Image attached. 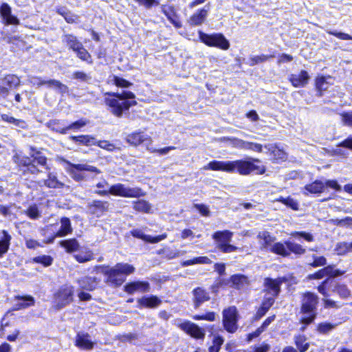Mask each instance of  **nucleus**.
<instances>
[{"mask_svg":"<svg viewBox=\"0 0 352 352\" xmlns=\"http://www.w3.org/2000/svg\"><path fill=\"white\" fill-rule=\"evenodd\" d=\"M161 302V300L155 296L150 297L144 296L138 299V303L140 307L147 308H155L158 307Z\"/></svg>","mask_w":352,"mask_h":352,"instance_id":"24","label":"nucleus"},{"mask_svg":"<svg viewBox=\"0 0 352 352\" xmlns=\"http://www.w3.org/2000/svg\"><path fill=\"white\" fill-rule=\"evenodd\" d=\"M96 193L100 196H106L108 194H111L114 196L126 198H139L146 195L139 187H129L121 183H117L111 186L108 190H97Z\"/></svg>","mask_w":352,"mask_h":352,"instance_id":"5","label":"nucleus"},{"mask_svg":"<svg viewBox=\"0 0 352 352\" xmlns=\"http://www.w3.org/2000/svg\"><path fill=\"white\" fill-rule=\"evenodd\" d=\"M47 177L48 178L47 179L39 181L38 182V185L41 186H45L48 188H60L63 186V184H62L58 180L56 175L54 174L53 173H48Z\"/></svg>","mask_w":352,"mask_h":352,"instance_id":"25","label":"nucleus"},{"mask_svg":"<svg viewBox=\"0 0 352 352\" xmlns=\"http://www.w3.org/2000/svg\"><path fill=\"white\" fill-rule=\"evenodd\" d=\"M270 349V345L266 342H263L259 346H254L252 352H268Z\"/></svg>","mask_w":352,"mask_h":352,"instance_id":"63","label":"nucleus"},{"mask_svg":"<svg viewBox=\"0 0 352 352\" xmlns=\"http://www.w3.org/2000/svg\"><path fill=\"white\" fill-rule=\"evenodd\" d=\"M49 127L56 132H58L61 134H66L67 133V129L65 127H62L60 125V122L58 120H52L49 122Z\"/></svg>","mask_w":352,"mask_h":352,"instance_id":"51","label":"nucleus"},{"mask_svg":"<svg viewBox=\"0 0 352 352\" xmlns=\"http://www.w3.org/2000/svg\"><path fill=\"white\" fill-rule=\"evenodd\" d=\"M193 293L196 307L199 306L200 304L210 299L208 294L201 288L198 287L194 289Z\"/></svg>","mask_w":352,"mask_h":352,"instance_id":"33","label":"nucleus"},{"mask_svg":"<svg viewBox=\"0 0 352 352\" xmlns=\"http://www.w3.org/2000/svg\"><path fill=\"white\" fill-rule=\"evenodd\" d=\"M2 236L0 238V258L7 253L10 245L12 236L6 231H2Z\"/></svg>","mask_w":352,"mask_h":352,"instance_id":"26","label":"nucleus"},{"mask_svg":"<svg viewBox=\"0 0 352 352\" xmlns=\"http://www.w3.org/2000/svg\"><path fill=\"white\" fill-rule=\"evenodd\" d=\"M334 250L338 255L342 256L346 254L348 252H350L349 243H338Z\"/></svg>","mask_w":352,"mask_h":352,"instance_id":"42","label":"nucleus"},{"mask_svg":"<svg viewBox=\"0 0 352 352\" xmlns=\"http://www.w3.org/2000/svg\"><path fill=\"white\" fill-rule=\"evenodd\" d=\"M323 270H327V271H325L326 276H329L331 277H337L344 274L343 272H341L338 270H334L333 266L332 265H328L324 267Z\"/></svg>","mask_w":352,"mask_h":352,"instance_id":"58","label":"nucleus"},{"mask_svg":"<svg viewBox=\"0 0 352 352\" xmlns=\"http://www.w3.org/2000/svg\"><path fill=\"white\" fill-rule=\"evenodd\" d=\"M74 257L78 262L85 263L91 261L94 258V254L90 250L85 249L75 254Z\"/></svg>","mask_w":352,"mask_h":352,"instance_id":"36","label":"nucleus"},{"mask_svg":"<svg viewBox=\"0 0 352 352\" xmlns=\"http://www.w3.org/2000/svg\"><path fill=\"white\" fill-rule=\"evenodd\" d=\"M231 281L234 287L238 289H244L250 284L248 277L240 274L232 276L231 277Z\"/></svg>","mask_w":352,"mask_h":352,"instance_id":"32","label":"nucleus"},{"mask_svg":"<svg viewBox=\"0 0 352 352\" xmlns=\"http://www.w3.org/2000/svg\"><path fill=\"white\" fill-rule=\"evenodd\" d=\"M60 244L63 248L66 249L67 252H75L79 248V243L75 239L61 241Z\"/></svg>","mask_w":352,"mask_h":352,"instance_id":"35","label":"nucleus"},{"mask_svg":"<svg viewBox=\"0 0 352 352\" xmlns=\"http://www.w3.org/2000/svg\"><path fill=\"white\" fill-rule=\"evenodd\" d=\"M33 261L35 263H41L44 266L47 267L52 265L53 258L50 256L42 255L34 257Z\"/></svg>","mask_w":352,"mask_h":352,"instance_id":"48","label":"nucleus"},{"mask_svg":"<svg viewBox=\"0 0 352 352\" xmlns=\"http://www.w3.org/2000/svg\"><path fill=\"white\" fill-rule=\"evenodd\" d=\"M260 160L256 158L248 160H237L234 161H212L204 167V170H221L227 173H238L241 175H248L253 171L263 174L265 169L264 166H258Z\"/></svg>","mask_w":352,"mask_h":352,"instance_id":"1","label":"nucleus"},{"mask_svg":"<svg viewBox=\"0 0 352 352\" xmlns=\"http://www.w3.org/2000/svg\"><path fill=\"white\" fill-rule=\"evenodd\" d=\"M275 298L276 297L274 296L265 294L264 299L261 307H262L263 309L268 310L274 304Z\"/></svg>","mask_w":352,"mask_h":352,"instance_id":"57","label":"nucleus"},{"mask_svg":"<svg viewBox=\"0 0 352 352\" xmlns=\"http://www.w3.org/2000/svg\"><path fill=\"white\" fill-rule=\"evenodd\" d=\"M291 235L294 237H302L307 241L311 242L314 241V236L310 233H307L305 232H293L291 233Z\"/></svg>","mask_w":352,"mask_h":352,"instance_id":"59","label":"nucleus"},{"mask_svg":"<svg viewBox=\"0 0 352 352\" xmlns=\"http://www.w3.org/2000/svg\"><path fill=\"white\" fill-rule=\"evenodd\" d=\"M327 264V259L322 256L313 255V261L309 263L311 267H317L320 266H324Z\"/></svg>","mask_w":352,"mask_h":352,"instance_id":"52","label":"nucleus"},{"mask_svg":"<svg viewBox=\"0 0 352 352\" xmlns=\"http://www.w3.org/2000/svg\"><path fill=\"white\" fill-rule=\"evenodd\" d=\"M17 300H21L22 302H18L16 304V309H25L28 307H30L34 305V299L31 296H16Z\"/></svg>","mask_w":352,"mask_h":352,"instance_id":"34","label":"nucleus"},{"mask_svg":"<svg viewBox=\"0 0 352 352\" xmlns=\"http://www.w3.org/2000/svg\"><path fill=\"white\" fill-rule=\"evenodd\" d=\"M1 119L5 122L12 123L19 128L23 129L26 126V124L23 120L16 119L12 116H10L8 114H2Z\"/></svg>","mask_w":352,"mask_h":352,"instance_id":"39","label":"nucleus"},{"mask_svg":"<svg viewBox=\"0 0 352 352\" xmlns=\"http://www.w3.org/2000/svg\"><path fill=\"white\" fill-rule=\"evenodd\" d=\"M341 116L342 121L345 125L352 126V112L344 113Z\"/></svg>","mask_w":352,"mask_h":352,"instance_id":"64","label":"nucleus"},{"mask_svg":"<svg viewBox=\"0 0 352 352\" xmlns=\"http://www.w3.org/2000/svg\"><path fill=\"white\" fill-rule=\"evenodd\" d=\"M212 343L213 344L208 349L209 352H219L223 343V339L220 336H214Z\"/></svg>","mask_w":352,"mask_h":352,"instance_id":"44","label":"nucleus"},{"mask_svg":"<svg viewBox=\"0 0 352 352\" xmlns=\"http://www.w3.org/2000/svg\"><path fill=\"white\" fill-rule=\"evenodd\" d=\"M86 124H87L86 121H85L83 120H78L76 122H74L72 123L71 124L68 125L67 126H66L67 132L69 130H77V129H79L80 128L85 126Z\"/></svg>","mask_w":352,"mask_h":352,"instance_id":"61","label":"nucleus"},{"mask_svg":"<svg viewBox=\"0 0 352 352\" xmlns=\"http://www.w3.org/2000/svg\"><path fill=\"white\" fill-rule=\"evenodd\" d=\"M318 296L312 293H307L302 300L301 306V323L307 325L311 323L316 316V305Z\"/></svg>","mask_w":352,"mask_h":352,"instance_id":"6","label":"nucleus"},{"mask_svg":"<svg viewBox=\"0 0 352 352\" xmlns=\"http://www.w3.org/2000/svg\"><path fill=\"white\" fill-rule=\"evenodd\" d=\"M150 290V284L146 281H134L127 283L124 286V291L132 294L136 292H148Z\"/></svg>","mask_w":352,"mask_h":352,"instance_id":"16","label":"nucleus"},{"mask_svg":"<svg viewBox=\"0 0 352 352\" xmlns=\"http://www.w3.org/2000/svg\"><path fill=\"white\" fill-rule=\"evenodd\" d=\"M3 85L9 86L10 87L13 86L16 87L19 85L20 80L16 76L14 75H8L6 76L3 80Z\"/></svg>","mask_w":352,"mask_h":352,"instance_id":"47","label":"nucleus"},{"mask_svg":"<svg viewBox=\"0 0 352 352\" xmlns=\"http://www.w3.org/2000/svg\"><path fill=\"white\" fill-rule=\"evenodd\" d=\"M72 78L83 82H88L91 79V77L89 74L80 71L74 72Z\"/></svg>","mask_w":352,"mask_h":352,"instance_id":"53","label":"nucleus"},{"mask_svg":"<svg viewBox=\"0 0 352 352\" xmlns=\"http://www.w3.org/2000/svg\"><path fill=\"white\" fill-rule=\"evenodd\" d=\"M261 248L265 250H270L274 245L275 237L272 236L267 231L259 232L257 236Z\"/></svg>","mask_w":352,"mask_h":352,"instance_id":"20","label":"nucleus"},{"mask_svg":"<svg viewBox=\"0 0 352 352\" xmlns=\"http://www.w3.org/2000/svg\"><path fill=\"white\" fill-rule=\"evenodd\" d=\"M274 57L272 55H261V56H256L250 58L251 63L250 65L254 66L259 63H263L265 61H267L268 59Z\"/></svg>","mask_w":352,"mask_h":352,"instance_id":"55","label":"nucleus"},{"mask_svg":"<svg viewBox=\"0 0 352 352\" xmlns=\"http://www.w3.org/2000/svg\"><path fill=\"white\" fill-rule=\"evenodd\" d=\"M199 38L203 43L210 47H216L223 50H227L230 47L228 40L222 34H208L200 32Z\"/></svg>","mask_w":352,"mask_h":352,"instance_id":"9","label":"nucleus"},{"mask_svg":"<svg viewBox=\"0 0 352 352\" xmlns=\"http://www.w3.org/2000/svg\"><path fill=\"white\" fill-rule=\"evenodd\" d=\"M102 272L107 276V283L112 286H120L126 279V276L133 274L135 267L125 263H118L112 267L101 266Z\"/></svg>","mask_w":352,"mask_h":352,"instance_id":"4","label":"nucleus"},{"mask_svg":"<svg viewBox=\"0 0 352 352\" xmlns=\"http://www.w3.org/2000/svg\"><path fill=\"white\" fill-rule=\"evenodd\" d=\"M309 79L308 73L306 71H301L298 74H292L289 80L293 86L296 87H305Z\"/></svg>","mask_w":352,"mask_h":352,"instance_id":"22","label":"nucleus"},{"mask_svg":"<svg viewBox=\"0 0 352 352\" xmlns=\"http://www.w3.org/2000/svg\"><path fill=\"white\" fill-rule=\"evenodd\" d=\"M211 261L207 256H199L193 259L187 260L182 263V265L184 267L192 265L195 264H208L210 263Z\"/></svg>","mask_w":352,"mask_h":352,"instance_id":"38","label":"nucleus"},{"mask_svg":"<svg viewBox=\"0 0 352 352\" xmlns=\"http://www.w3.org/2000/svg\"><path fill=\"white\" fill-rule=\"evenodd\" d=\"M223 140L229 142V144L234 148L241 149L243 145V140L236 138H223Z\"/></svg>","mask_w":352,"mask_h":352,"instance_id":"56","label":"nucleus"},{"mask_svg":"<svg viewBox=\"0 0 352 352\" xmlns=\"http://www.w3.org/2000/svg\"><path fill=\"white\" fill-rule=\"evenodd\" d=\"M333 292H336L342 298H346L351 294L349 289L344 285H338L333 289Z\"/></svg>","mask_w":352,"mask_h":352,"instance_id":"46","label":"nucleus"},{"mask_svg":"<svg viewBox=\"0 0 352 352\" xmlns=\"http://www.w3.org/2000/svg\"><path fill=\"white\" fill-rule=\"evenodd\" d=\"M77 56L81 59L82 60L86 61L88 63H92V59L90 54L87 52V50L82 46H81L79 50L76 52Z\"/></svg>","mask_w":352,"mask_h":352,"instance_id":"43","label":"nucleus"},{"mask_svg":"<svg viewBox=\"0 0 352 352\" xmlns=\"http://www.w3.org/2000/svg\"><path fill=\"white\" fill-rule=\"evenodd\" d=\"M47 87L50 89H54L58 93L61 94H64L68 92L69 88L68 87L62 83L60 81L55 80V79H49L47 80Z\"/></svg>","mask_w":352,"mask_h":352,"instance_id":"30","label":"nucleus"},{"mask_svg":"<svg viewBox=\"0 0 352 352\" xmlns=\"http://www.w3.org/2000/svg\"><path fill=\"white\" fill-rule=\"evenodd\" d=\"M131 234L134 237L141 239L146 242L148 241V240H150V235L144 234L141 230H133L131 231Z\"/></svg>","mask_w":352,"mask_h":352,"instance_id":"62","label":"nucleus"},{"mask_svg":"<svg viewBox=\"0 0 352 352\" xmlns=\"http://www.w3.org/2000/svg\"><path fill=\"white\" fill-rule=\"evenodd\" d=\"M233 232L227 230L217 231L212 234L216 248L223 253L234 252L239 250L238 247L230 244Z\"/></svg>","mask_w":352,"mask_h":352,"instance_id":"7","label":"nucleus"},{"mask_svg":"<svg viewBox=\"0 0 352 352\" xmlns=\"http://www.w3.org/2000/svg\"><path fill=\"white\" fill-rule=\"evenodd\" d=\"M72 139L76 142L85 145L92 144L94 141V139L89 135L72 136Z\"/></svg>","mask_w":352,"mask_h":352,"instance_id":"49","label":"nucleus"},{"mask_svg":"<svg viewBox=\"0 0 352 352\" xmlns=\"http://www.w3.org/2000/svg\"><path fill=\"white\" fill-rule=\"evenodd\" d=\"M78 283L81 289L92 291L96 288L99 280L96 277L85 276L79 279Z\"/></svg>","mask_w":352,"mask_h":352,"instance_id":"23","label":"nucleus"},{"mask_svg":"<svg viewBox=\"0 0 352 352\" xmlns=\"http://www.w3.org/2000/svg\"><path fill=\"white\" fill-rule=\"evenodd\" d=\"M28 80L32 85L36 86L37 87H39L43 85L47 86V80L43 79L41 77L39 76H30Z\"/></svg>","mask_w":352,"mask_h":352,"instance_id":"54","label":"nucleus"},{"mask_svg":"<svg viewBox=\"0 0 352 352\" xmlns=\"http://www.w3.org/2000/svg\"><path fill=\"white\" fill-rule=\"evenodd\" d=\"M74 287L63 285L55 295V303L58 309H61L73 300Z\"/></svg>","mask_w":352,"mask_h":352,"instance_id":"10","label":"nucleus"},{"mask_svg":"<svg viewBox=\"0 0 352 352\" xmlns=\"http://www.w3.org/2000/svg\"><path fill=\"white\" fill-rule=\"evenodd\" d=\"M14 161L21 167V170L24 175H37L42 173L43 170L39 167L46 170L50 169L47 166V158L40 152L32 154L31 157L16 154L14 156Z\"/></svg>","mask_w":352,"mask_h":352,"instance_id":"3","label":"nucleus"},{"mask_svg":"<svg viewBox=\"0 0 352 352\" xmlns=\"http://www.w3.org/2000/svg\"><path fill=\"white\" fill-rule=\"evenodd\" d=\"M109 97L105 98V104L109 107L111 113L117 117H121L125 111H128L131 106L136 104V102L129 100L134 99L133 93L123 91L121 93H107Z\"/></svg>","mask_w":352,"mask_h":352,"instance_id":"2","label":"nucleus"},{"mask_svg":"<svg viewBox=\"0 0 352 352\" xmlns=\"http://www.w3.org/2000/svg\"><path fill=\"white\" fill-rule=\"evenodd\" d=\"M286 280L285 278H265L263 283V292L266 295L276 297L280 292V285Z\"/></svg>","mask_w":352,"mask_h":352,"instance_id":"12","label":"nucleus"},{"mask_svg":"<svg viewBox=\"0 0 352 352\" xmlns=\"http://www.w3.org/2000/svg\"><path fill=\"white\" fill-rule=\"evenodd\" d=\"M178 322V327H179L182 330H201L197 325L190 321L182 322L179 320Z\"/></svg>","mask_w":352,"mask_h":352,"instance_id":"50","label":"nucleus"},{"mask_svg":"<svg viewBox=\"0 0 352 352\" xmlns=\"http://www.w3.org/2000/svg\"><path fill=\"white\" fill-rule=\"evenodd\" d=\"M316 88L319 92V96H322V91L329 88V83L326 81L324 77H319L316 79Z\"/></svg>","mask_w":352,"mask_h":352,"instance_id":"45","label":"nucleus"},{"mask_svg":"<svg viewBox=\"0 0 352 352\" xmlns=\"http://www.w3.org/2000/svg\"><path fill=\"white\" fill-rule=\"evenodd\" d=\"M210 9L209 5H206L204 8L194 13L188 20L191 25H200L206 20Z\"/></svg>","mask_w":352,"mask_h":352,"instance_id":"18","label":"nucleus"},{"mask_svg":"<svg viewBox=\"0 0 352 352\" xmlns=\"http://www.w3.org/2000/svg\"><path fill=\"white\" fill-rule=\"evenodd\" d=\"M109 203L107 201L95 200L87 206L88 212L97 217H101L103 213L108 210Z\"/></svg>","mask_w":352,"mask_h":352,"instance_id":"15","label":"nucleus"},{"mask_svg":"<svg viewBox=\"0 0 352 352\" xmlns=\"http://www.w3.org/2000/svg\"><path fill=\"white\" fill-rule=\"evenodd\" d=\"M0 16L6 25H19V20L12 14L11 7L6 3H3L0 6Z\"/></svg>","mask_w":352,"mask_h":352,"instance_id":"14","label":"nucleus"},{"mask_svg":"<svg viewBox=\"0 0 352 352\" xmlns=\"http://www.w3.org/2000/svg\"><path fill=\"white\" fill-rule=\"evenodd\" d=\"M238 313L235 307H230L223 311V322L226 330H236L237 326Z\"/></svg>","mask_w":352,"mask_h":352,"instance_id":"13","label":"nucleus"},{"mask_svg":"<svg viewBox=\"0 0 352 352\" xmlns=\"http://www.w3.org/2000/svg\"><path fill=\"white\" fill-rule=\"evenodd\" d=\"M69 173L71 177L76 181L80 182L89 179L87 173L100 174L101 171L96 167L87 164H72L69 163Z\"/></svg>","mask_w":352,"mask_h":352,"instance_id":"8","label":"nucleus"},{"mask_svg":"<svg viewBox=\"0 0 352 352\" xmlns=\"http://www.w3.org/2000/svg\"><path fill=\"white\" fill-rule=\"evenodd\" d=\"M288 249L286 242L285 243L277 242L274 243V245L270 248V251L276 254L287 257L289 256V250Z\"/></svg>","mask_w":352,"mask_h":352,"instance_id":"27","label":"nucleus"},{"mask_svg":"<svg viewBox=\"0 0 352 352\" xmlns=\"http://www.w3.org/2000/svg\"><path fill=\"white\" fill-rule=\"evenodd\" d=\"M161 10L176 28H180L182 27V23L173 6L163 5L161 7Z\"/></svg>","mask_w":352,"mask_h":352,"instance_id":"17","label":"nucleus"},{"mask_svg":"<svg viewBox=\"0 0 352 352\" xmlns=\"http://www.w3.org/2000/svg\"><path fill=\"white\" fill-rule=\"evenodd\" d=\"M25 212L32 219H38L41 217V212L36 204L30 206Z\"/></svg>","mask_w":352,"mask_h":352,"instance_id":"41","label":"nucleus"},{"mask_svg":"<svg viewBox=\"0 0 352 352\" xmlns=\"http://www.w3.org/2000/svg\"><path fill=\"white\" fill-rule=\"evenodd\" d=\"M96 341L87 331H78L75 340L74 345L80 350L90 351L92 350Z\"/></svg>","mask_w":352,"mask_h":352,"instance_id":"11","label":"nucleus"},{"mask_svg":"<svg viewBox=\"0 0 352 352\" xmlns=\"http://www.w3.org/2000/svg\"><path fill=\"white\" fill-rule=\"evenodd\" d=\"M126 140L131 145L138 146L142 143H151L150 137L140 132H135L127 135Z\"/></svg>","mask_w":352,"mask_h":352,"instance_id":"19","label":"nucleus"},{"mask_svg":"<svg viewBox=\"0 0 352 352\" xmlns=\"http://www.w3.org/2000/svg\"><path fill=\"white\" fill-rule=\"evenodd\" d=\"M327 32L329 34L333 35L342 40H352V36L351 35L344 32H340L328 30H327Z\"/></svg>","mask_w":352,"mask_h":352,"instance_id":"60","label":"nucleus"},{"mask_svg":"<svg viewBox=\"0 0 352 352\" xmlns=\"http://www.w3.org/2000/svg\"><path fill=\"white\" fill-rule=\"evenodd\" d=\"M286 244L289 250V254L293 252L296 254H303L305 253V249L302 247L300 244L292 242L286 241Z\"/></svg>","mask_w":352,"mask_h":352,"instance_id":"40","label":"nucleus"},{"mask_svg":"<svg viewBox=\"0 0 352 352\" xmlns=\"http://www.w3.org/2000/svg\"><path fill=\"white\" fill-rule=\"evenodd\" d=\"M63 41L75 52L82 46V44L78 41L77 38L72 34L65 35L63 38Z\"/></svg>","mask_w":352,"mask_h":352,"instance_id":"31","label":"nucleus"},{"mask_svg":"<svg viewBox=\"0 0 352 352\" xmlns=\"http://www.w3.org/2000/svg\"><path fill=\"white\" fill-rule=\"evenodd\" d=\"M294 343L299 352H305L309 347V342L305 335L298 334L294 337Z\"/></svg>","mask_w":352,"mask_h":352,"instance_id":"29","label":"nucleus"},{"mask_svg":"<svg viewBox=\"0 0 352 352\" xmlns=\"http://www.w3.org/2000/svg\"><path fill=\"white\" fill-rule=\"evenodd\" d=\"M324 190V184L320 180H316L314 182L307 184L302 188V193L305 195L310 194H318Z\"/></svg>","mask_w":352,"mask_h":352,"instance_id":"21","label":"nucleus"},{"mask_svg":"<svg viewBox=\"0 0 352 352\" xmlns=\"http://www.w3.org/2000/svg\"><path fill=\"white\" fill-rule=\"evenodd\" d=\"M133 208L138 212L149 213L151 206L148 201L141 199L133 202Z\"/></svg>","mask_w":352,"mask_h":352,"instance_id":"37","label":"nucleus"},{"mask_svg":"<svg viewBox=\"0 0 352 352\" xmlns=\"http://www.w3.org/2000/svg\"><path fill=\"white\" fill-rule=\"evenodd\" d=\"M61 226L60 230L56 232V236L62 237L72 232L71 221L67 217H63L60 219Z\"/></svg>","mask_w":352,"mask_h":352,"instance_id":"28","label":"nucleus"}]
</instances>
